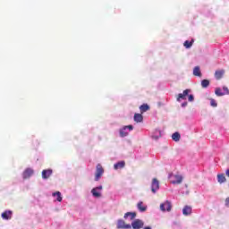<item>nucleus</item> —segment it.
<instances>
[{
	"instance_id": "f257e3e1",
	"label": "nucleus",
	"mask_w": 229,
	"mask_h": 229,
	"mask_svg": "<svg viewBox=\"0 0 229 229\" xmlns=\"http://www.w3.org/2000/svg\"><path fill=\"white\" fill-rule=\"evenodd\" d=\"M105 173V169L101 165V164L97 165V170L95 174V182H99V178L103 176V174Z\"/></svg>"
},
{
	"instance_id": "f03ea898",
	"label": "nucleus",
	"mask_w": 229,
	"mask_h": 229,
	"mask_svg": "<svg viewBox=\"0 0 229 229\" xmlns=\"http://www.w3.org/2000/svg\"><path fill=\"white\" fill-rule=\"evenodd\" d=\"M171 183H173L174 185H179L180 183H182V182H183V177L182 175H178V174H174V175H171Z\"/></svg>"
},
{
	"instance_id": "7ed1b4c3",
	"label": "nucleus",
	"mask_w": 229,
	"mask_h": 229,
	"mask_svg": "<svg viewBox=\"0 0 229 229\" xmlns=\"http://www.w3.org/2000/svg\"><path fill=\"white\" fill-rule=\"evenodd\" d=\"M131 228H133V229L144 228V221L140 219H135L134 221H132L131 225Z\"/></svg>"
},
{
	"instance_id": "20e7f679",
	"label": "nucleus",
	"mask_w": 229,
	"mask_h": 229,
	"mask_svg": "<svg viewBox=\"0 0 229 229\" xmlns=\"http://www.w3.org/2000/svg\"><path fill=\"white\" fill-rule=\"evenodd\" d=\"M171 208H173V206L171 205V202H169L168 200L160 204V210L162 212H171Z\"/></svg>"
},
{
	"instance_id": "39448f33",
	"label": "nucleus",
	"mask_w": 229,
	"mask_h": 229,
	"mask_svg": "<svg viewBox=\"0 0 229 229\" xmlns=\"http://www.w3.org/2000/svg\"><path fill=\"white\" fill-rule=\"evenodd\" d=\"M116 228L117 229H130V228H131V225L126 224V222H124V220H123V219H119L116 224Z\"/></svg>"
},
{
	"instance_id": "423d86ee",
	"label": "nucleus",
	"mask_w": 229,
	"mask_h": 229,
	"mask_svg": "<svg viewBox=\"0 0 229 229\" xmlns=\"http://www.w3.org/2000/svg\"><path fill=\"white\" fill-rule=\"evenodd\" d=\"M158 189H160V182H158V180L157 178H154L152 180V184H151V191L155 194Z\"/></svg>"
},
{
	"instance_id": "0eeeda50",
	"label": "nucleus",
	"mask_w": 229,
	"mask_h": 229,
	"mask_svg": "<svg viewBox=\"0 0 229 229\" xmlns=\"http://www.w3.org/2000/svg\"><path fill=\"white\" fill-rule=\"evenodd\" d=\"M33 173L34 171L31 168L25 169V171L23 172V179L28 180V178H30V176H33Z\"/></svg>"
},
{
	"instance_id": "6e6552de",
	"label": "nucleus",
	"mask_w": 229,
	"mask_h": 229,
	"mask_svg": "<svg viewBox=\"0 0 229 229\" xmlns=\"http://www.w3.org/2000/svg\"><path fill=\"white\" fill-rule=\"evenodd\" d=\"M189 92H191V89H185L182 93H180L177 97V101L186 99L187 96H189Z\"/></svg>"
},
{
	"instance_id": "1a4fd4ad",
	"label": "nucleus",
	"mask_w": 229,
	"mask_h": 229,
	"mask_svg": "<svg viewBox=\"0 0 229 229\" xmlns=\"http://www.w3.org/2000/svg\"><path fill=\"white\" fill-rule=\"evenodd\" d=\"M51 174H53V170H51V169H47V170L42 171V178L44 180H47V178H49V176H51Z\"/></svg>"
},
{
	"instance_id": "9d476101",
	"label": "nucleus",
	"mask_w": 229,
	"mask_h": 229,
	"mask_svg": "<svg viewBox=\"0 0 229 229\" xmlns=\"http://www.w3.org/2000/svg\"><path fill=\"white\" fill-rule=\"evenodd\" d=\"M124 219H128V217H131V221H133L135 217H137V213L136 212H127L123 216Z\"/></svg>"
},
{
	"instance_id": "9b49d317",
	"label": "nucleus",
	"mask_w": 229,
	"mask_h": 229,
	"mask_svg": "<svg viewBox=\"0 0 229 229\" xmlns=\"http://www.w3.org/2000/svg\"><path fill=\"white\" fill-rule=\"evenodd\" d=\"M225 76V70H217L215 72L216 80H221Z\"/></svg>"
},
{
	"instance_id": "f8f14e48",
	"label": "nucleus",
	"mask_w": 229,
	"mask_h": 229,
	"mask_svg": "<svg viewBox=\"0 0 229 229\" xmlns=\"http://www.w3.org/2000/svg\"><path fill=\"white\" fill-rule=\"evenodd\" d=\"M124 165H126V162L120 161V162L114 165V169H115V171H117V169L124 168Z\"/></svg>"
},
{
	"instance_id": "ddd939ff",
	"label": "nucleus",
	"mask_w": 229,
	"mask_h": 229,
	"mask_svg": "<svg viewBox=\"0 0 229 229\" xmlns=\"http://www.w3.org/2000/svg\"><path fill=\"white\" fill-rule=\"evenodd\" d=\"M183 216H191L192 214V208L185 206L182 209Z\"/></svg>"
},
{
	"instance_id": "4468645a",
	"label": "nucleus",
	"mask_w": 229,
	"mask_h": 229,
	"mask_svg": "<svg viewBox=\"0 0 229 229\" xmlns=\"http://www.w3.org/2000/svg\"><path fill=\"white\" fill-rule=\"evenodd\" d=\"M12 210H6L4 213H2V217L5 220L12 219Z\"/></svg>"
},
{
	"instance_id": "2eb2a0df",
	"label": "nucleus",
	"mask_w": 229,
	"mask_h": 229,
	"mask_svg": "<svg viewBox=\"0 0 229 229\" xmlns=\"http://www.w3.org/2000/svg\"><path fill=\"white\" fill-rule=\"evenodd\" d=\"M144 121V116L141 114H134V122L135 123H142Z\"/></svg>"
},
{
	"instance_id": "dca6fc26",
	"label": "nucleus",
	"mask_w": 229,
	"mask_h": 229,
	"mask_svg": "<svg viewBox=\"0 0 229 229\" xmlns=\"http://www.w3.org/2000/svg\"><path fill=\"white\" fill-rule=\"evenodd\" d=\"M217 182L218 183H225V182H226V177L225 176V174H217Z\"/></svg>"
},
{
	"instance_id": "f3484780",
	"label": "nucleus",
	"mask_w": 229,
	"mask_h": 229,
	"mask_svg": "<svg viewBox=\"0 0 229 229\" xmlns=\"http://www.w3.org/2000/svg\"><path fill=\"white\" fill-rule=\"evenodd\" d=\"M148 110H149V106L148 104H143L140 106V114H144L145 112H148Z\"/></svg>"
},
{
	"instance_id": "a211bd4d",
	"label": "nucleus",
	"mask_w": 229,
	"mask_h": 229,
	"mask_svg": "<svg viewBox=\"0 0 229 229\" xmlns=\"http://www.w3.org/2000/svg\"><path fill=\"white\" fill-rule=\"evenodd\" d=\"M193 76H199L201 78V70L199 69V66H195L193 69Z\"/></svg>"
},
{
	"instance_id": "6ab92c4d",
	"label": "nucleus",
	"mask_w": 229,
	"mask_h": 229,
	"mask_svg": "<svg viewBox=\"0 0 229 229\" xmlns=\"http://www.w3.org/2000/svg\"><path fill=\"white\" fill-rule=\"evenodd\" d=\"M172 139L174 140V142H180V139H182V136L179 134V132H174L172 134Z\"/></svg>"
},
{
	"instance_id": "aec40b11",
	"label": "nucleus",
	"mask_w": 229,
	"mask_h": 229,
	"mask_svg": "<svg viewBox=\"0 0 229 229\" xmlns=\"http://www.w3.org/2000/svg\"><path fill=\"white\" fill-rule=\"evenodd\" d=\"M91 194L94 196V198H101V193L98 191V188H93L91 190Z\"/></svg>"
},
{
	"instance_id": "412c9836",
	"label": "nucleus",
	"mask_w": 229,
	"mask_h": 229,
	"mask_svg": "<svg viewBox=\"0 0 229 229\" xmlns=\"http://www.w3.org/2000/svg\"><path fill=\"white\" fill-rule=\"evenodd\" d=\"M137 207L140 212H146V210L148 209V207L144 206L142 202H139Z\"/></svg>"
},
{
	"instance_id": "4be33fe9",
	"label": "nucleus",
	"mask_w": 229,
	"mask_h": 229,
	"mask_svg": "<svg viewBox=\"0 0 229 229\" xmlns=\"http://www.w3.org/2000/svg\"><path fill=\"white\" fill-rule=\"evenodd\" d=\"M52 196H54V198H56V201H59L61 202L62 201V193L60 191H56V192H54L52 194Z\"/></svg>"
},
{
	"instance_id": "5701e85b",
	"label": "nucleus",
	"mask_w": 229,
	"mask_h": 229,
	"mask_svg": "<svg viewBox=\"0 0 229 229\" xmlns=\"http://www.w3.org/2000/svg\"><path fill=\"white\" fill-rule=\"evenodd\" d=\"M192 44H194V40L189 41L186 40L183 43L184 47H186V49H191V47H192Z\"/></svg>"
},
{
	"instance_id": "b1692460",
	"label": "nucleus",
	"mask_w": 229,
	"mask_h": 229,
	"mask_svg": "<svg viewBox=\"0 0 229 229\" xmlns=\"http://www.w3.org/2000/svg\"><path fill=\"white\" fill-rule=\"evenodd\" d=\"M208 85H210V81H208L207 79L201 81L202 89H207V87H208Z\"/></svg>"
},
{
	"instance_id": "393cba45",
	"label": "nucleus",
	"mask_w": 229,
	"mask_h": 229,
	"mask_svg": "<svg viewBox=\"0 0 229 229\" xmlns=\"http://www.w3.org/2000/svg\"><path fill=\"white\" fill-rule=\"evenodd\" d=\"M120 137H128V131H126V127L125 126H123L120 130Z\"/></svg>"
},
{
	"instance_id": "a878e982",
	"label": "nucleus",
	"mask_w": 229,
	"mask_h": 229,
	"mask_svg": "<svg viewBox=\"0 0 229 229\" xmlns=\"http://www.w3.org/2000/svg\"><path fill=\"white\" fill-rule=\"evenodd\" d=\"M215 94L218 97L225 96V92L221 91V88H216L215 90Z\"/></svg>"
},
{
	"instance_id": "bb28decb",
	"label": "nucleus",
	"mask_w": 229,
	"mask_h": 229,
	"mask_svg": "<svg viewBox=\"0 0 229 229\" xmlns=\"http://www.w3.org/2000/svg\"><path fill=\"white\" fill-rule=\"evenodd\" d=\"M210 105H211V106L216 107V106H217V102H216V100L214 98H211Z\"/></svg>"
},
{
	"instance_id": "cd10ccee",
	"label": "nucleus",
	"mask_w": 229,
	"mask_h": 229,
	"mask_svg": "<svg viewBox=\"0 0 229 229\" xmlns=\"http://www.w3.org/2000/svg\"><path fill=\"white\" fill-rule=\"evenodd\" d=\"M223 90H224V96L225 95H229V89L226 86H224L223 87Z\"/></svg>"
},
{
	"instance_id": "c85d7f7f",
	"label": "nucleus",
	"mask_w": 229,
	"mask_h": 229,
	"mask_svg": "<svg viewBox=\"0 0 229 229\" xmlns=\"http://www.w3.org/2000/svg\"><path fill=\"white\" fill-rule=\"evenodd\" d=\"M188 100L191 101V102L194 101V96L193 95H189Z\"/></svg>"
},
{
	"instance_id": "c756f323",
	"label": "nucleus",
	"mask_w": 229,
	"mask_h": 229,
	"mask_svg": "<svg viewBox=\"0 0 229 229\" xmlns=\"http://www.w3.org/2000/svg\"><path fill=\"white\" fill-rule=\"evenodd\" d=\"M125 128L126 130H130V131H131V130H133V125H126Z\"/></svg>"
},
{
	"instance_id": "7c9ffc66",
	"label": "nucleus",
	"mask_w": 229,
	"mask_h": 229,
	"mask_svg": "<svg viewBox=\"0 0 229 229\" xmlns=\"http://www.w3.org/2000/svg\"><path fill=\"white\" fill-rule=\"evenodd\" d=\"M225 207L229 208V197L225 199Z\"/></svg>"
},
{
	"instance_id": "2f4dec72",
	"label": "nucleus",
	"mask_w": 229,
	"mask_h": 229,
	"mask_svg": "<svg viewBox=\"0 0 229 229\" xmlns=\"http://www.w3.org/2000/svg\"><path fill=\"white\" fill-rule=\"evenodd\" d=\"M225 175L229 178V169L225 171Z\"/></svg>"
},
{
	"instance_id": "473e14b6",
	"label": "nucleus",
	"mask_w": 229,
	"mask_h": 229,
	"mask_svg": "<svg viewBox=\"0 0 229 229\" xmlns=\"http://www.w3.org/2000/svg\"><path fill=\"white\" fill-rule=\"evenodd\" d=\"M182 107L187 106V102L182 103Z\"/></svg>"
},
{
	"instance_id": "72a5a7b5",
	"label": "nucleus",
	"mask_w": 229,
	"mask_h": 229,
	"mask_svg": "<svg viewBox=\"0 0 229 229\" xmlns=\"http://www.w3.org/2000/svg\"><path fill=\"white\" fill-rule=\"evenodd\" d=\"M95 189H98V191H101V189H103V186H98V187H97Z\"/></svg>"
},
{
	"instance_id": "f704fd0d",
	"label": "nucleus",
	"mask_w": 229,
	"mask_h": 229,
	"mask_svg": "<svg viewBox=\"0 0 229 229\" xmlns=\"http://www.w3.org/2000/svg\"><path fill=\"white\" fill-rule=\"evenodd\" d=\"M143 229H151L149 226H146Z\"/></svg>"
}]
</instances>
